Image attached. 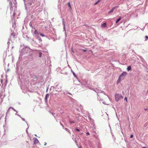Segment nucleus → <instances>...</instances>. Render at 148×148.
Segmentation results:
<instances>
[{
	"label": "nucleus",
	"instance_id": "1",
	"mask_svg": "<svg viewBox=\"0 0 148 148\" xmlns=\"http://www.w3.org/2000/svg\"><path fill=\"white\" fill-rule=\"evenodd\" d=\"M127 75V73L126 72H123V73L120 75L119 76L118 79L117 81V84H118L121 81L123 80L125 78Z\"/></svg>",
	"mask_w": 148,
	"mask_h": 148
},
{
	"label": "nucleus",
	"instance_id": "2",
	"mask_svg": "<svg viewBox=\"0 0 148 148\" xmlns=\"http://www.w3.org/2000/svg\"><path fill=\"white\" fill-rule=\"evenodd\" d=\"M114 97L115 101L117 102L118 101L120 100L123 99V96L121 94H115Z\"/></svg>",
	"mask_w": 148,
	"mask_h": 148
},
{
	"label": "nucleus",
	"instance_id": "3",
	"mask_svg": "<svg viewBox=\"0 0 148 148\" xmlns=\"http://www.w3.org/2000/svg\"><path fill=\"white\" fill-rule=\"evenodd\" d=\"M62 86L59 84H58L55 87V90L56 91L60 92L61 90Z\"/></svg>",
	"mask_w": 148,
	"mask_h": 148
},
{
	"label": "nucleus",
	"instance_id": "4",
	"mask_svg": "<svg viewBox=\"0 0 148 148\" xmlns=\"http://www.w3.org/2000/svg\"><path fill=\"white\" fill-rule=\"evenodd\" d=\"M12 33L10 35V38L9 39V40H11V39L12 38H14L15 37V36H16V33H14V31H13L12 30H11Z\"/></svg>",
	"mask_w": 148,
	"mask_h": 148
},
{
	"label": "nucleus",
	"instance_id": "5",
	"mask_svg": "<svg viewBox=\"0 0 148 148\" xmlns=\"http://www.w3.org/2000/svg\"><path fill=\"white\" fill-rule=\"evenodd\" d=\"M34 144H40V143L38 140V139L36 138H34Z\"/></svg>",
	"mask_w": 148,
	"mask_h": 148
},
{
	"label": "nucleus",
	"instance_id": "6",
	"mask_svg": "<svg viewBox=\"0 0 148 148\" xmlns=\"http://www.w3.org/2000/svg\"><path fill=\"white\" fill-rule=\"evenodd\" d=\"M118 6H115L113 8H112L111 9L109 12H108V14H110L112 12H113V11L114 10V9L117 8Z\"/></svg>",
	"mask_w": 148,
	"mask_h": 148
},
{
	"label": "nucleus",
	"instance_id": "7",
	"mask_svg": "<svg viewBox=\"0 0 148 148\" xmlns=\"http://www.w3.org/2000/svg\"><path fill=\"white\" fill-rule=\"evenodd\" d=\"M95 92H96L97 93H103L105 95H106V96H107L108 97L109 99V97L108 96V95H106L105 93L103 91H101L100 92L99 91H98V90L97 91H95Z\"/></svg>",
	"mask_w": 148,
	"mask_h": 148
},
{
	"label": "nucleus",
	"instance_id": "8",
	"mask_svg": "<svg viewBox=\"0 0 148 148\" xmlns=\"http://www.w3.org/2000/svg\"><path fill=\"white\" fill-rule=\"evenodd\" d=\"M10 6V9L11 10V11H12L13 10V8L12 7V1H10V3H9Z\"/></svg>",
	"mask_w": 148,
	"mask_h": 148
},
{
	"label": "nucleus",
	"instance_id": "9",
	"mask_svg": "<svg viewBox=\"0 0 148 148\" xmlns=\"http://www.w3.org/2000/svg\"><path fill=\"white\" fill-rule=\"evenodd\" d=\"M33 3H34L33 0H30L28 2V4L30 5H31Z\"/></svg>",
	"mask_w": 148,
	"mask_h": 148
},
{
	"label": "nucleus",
	"instance_id": "10",
	"mask_svg": "<svg viewBox=\"0 0 148 148\" xmlns=\"http://www.w3.org/2000/svg\"><path fill=\"white\" fill-rule=\"evenodd\" d=\"M49 94H47L46 95L45 97V100L46 102L47 101V100L49 98Z\"/></svg>",
	"mask_w": 148,
	"mask_h": 148
},
{
	"label": "nucleus",
	"instance_id": "11",
	"mask_svg": "<svg viewBox=\"0 0 148 148\" xmlns=\"http://www.w3.org/2000/svg\"><path fill=\"white\" fill-rule=\"evenodd\" d=\"M88 118L89 119V120L91 122H93L94 120L91 117V116H90V114H88Z\"/></svg>",
	"mask_w": 148,
	"mask_h": 148
},
{
	"label": "nucleus",
	"instance_id": "12",
	"mask_svg": "<svg viewBox=\"0 0 148 148\" xmlns=\"http://www.w3.org/2000/svg\"><path fill=\"white\" fill-rule=\"evenodd\" d=\"M24 46V48L25 49V50H27L28 51H29L30 50V49L29 47L27 46Z\"/></svg>",
	"mask_w": 148,
	"mask_h": 148
},
{
	"label": "nucleus",
	"instance_id": "13",
	"mask_svg": "<svg viewBox=\"0 0 148 148\" xmlns=\"http://www.w3.org/2000/svg\"><path fill=\"white\" fill-rule=\"evenodd\" d=\"M62 20H63V25H64V30L65 31V35H66V36L67 34H66V31H65V23H64V20L63 19H62Z\"/></svg>",
	"mask_w": 148,
	"mask_h": 148
},
{
	"label": "nucleus",
	"instance_id": "14",
	"mask_svg": "<svg viewBox=\"0 0 148 148\" xmlns=\"http://www.w3.org/2000/svg\"><path fill=\"white\" fill-rule=\"evenodd\" d=\"M106 23H104L102 24L101 25V27H106Z\"/></svg>",
	"mask_w": 148,
	"mask_h": 148
},
{
	"label": "nucleus",
	"instance_id": "15",
	"mask_svg": "<svg viewBox=\"0 0 148 148\" xmlns=\"http://www.w3.org/2000/svg\"><path fill=\"white\" fill-rule=\"evenodd\" d=\"M131 67L130 66H128L127 68V70L128 71H129L131 70Z\"/></svg>",
	"mask_w": 148,
	"mask_h": 148
},
{
	"label": "nucleus",
	"instance_id": "16",
	"mask_svg": "<svg viewBox=\"0 0 148 148\" xmlns=\"http://www.w3.org/2000/svg\"><path fill=\"white\" fill-rule=\"evenodd\" d=\"M121 17H120L119 18H118L116 21V23H117L121 19Z\"/></svg>",
	"mask_w": 148,
	"mask_h": 148
},
{
	"label": "nucleus",
	"instance_id": "17",
	"mask_svg": "<svg viewBox=\"0 0 148 148\" xmlns=\"http://www.w3.org/2000/svg\"><path fill=\"white\" fill-rule=\"evenodd\" d=\"M42 53L41 51H40L39 52V57L40 58L42 56Z\"/></svg>",
	"mask_w": 148,
	"mask_h": 148
},
{
	"label": "nucleus",
	"instance_id": "18",
	"mask_svg": "<svg viewBox=\"0 0 148 148\" xmlns=\"http://www.w3.org/2000/svg\"><path fill=\"white\" fill-rule=\"evenodd\" d=\"M101 0H98L95 3H94V5H95L96 4H97L98 3H99V2Z\"/></svg>",
	"mask_w": 148,
	"mask_h": 148
},
{
	"label": "nucleus",
	"instance_id": "19",
	"mask_svg": "<svg viewBox=\"0 0 148 148\" xmlns=\"http://www.w3.org/2000/svg\"><path fill=\"white\" fill-rule=\"evenodd\" d=\"M5 71H9L10 69L8 68H6V67H5Z\"/></svg>",
	"mask_w": 148,
	"mask_h": 148
},
{
	"label": "nucleus",
	"instance_id": "20",
	"mask_svg": "<svg viewBox=\"0 0 148 148\" xmlns=\"http://www.w3.org/2000/svg\"><path fill=\"white\" fill-rule=\"evenodd\" d=\"M69 122L70 124H72L74 123H75V122L70 120L69 121Z\"/></svg>",
	"mask_w": 148,
	"mask_h": 148
},
{
	"label": "nucleus",
	"instance_id": "21",
	"mask_svg": "<svg viewBox=\"0 0 148 148\" xmlns=\"http://www.w3.org/2000/svg\"><path fill=\"white\" fill-rule=\"evenodd\" d=\"M71 71H72V73H73V75L75 77H76V75H75V73H74V72H73V71H72V69H71Z\"/></svg>",
	"mask_w": 148,
	"mask_h": 148
},
{
	"label": "nucleus",
	"instance_id": "22",
	"mask_svg": "<svg viewBox=\"0 0 148 148\" xmlns=\"http://www.w3.org/2000/svg\"><path fill=\"white\" fill-rule=\"evenodd\" d=\"M14 0V6H15V7H16V0Z\"/></svg>",
	"mask_w": 148,
	"mask_h": 148
},
{
	"label": "nucleus",
	"instance_id": "23",
	"mask_svg": "<svg viewBox=\"0 0 148 148\" xmlns=\"http://www.w3.org/2000/svg\"><path fill=\"white\" fill-rule=\"evenodd\" d=\"M49 62L48 63H47V64L50 65L51 62L50 61V60H49V59H47V62Z\"/></svg>",
	"mask_w": 148,
	"mask_h": 148
},
{
	"label": "nucleus",
	"instance_id": "24",
	"mask_svg": "<svg viewBox=\"0 0 148 148\" xmlns=\"http://www.w3.org/2000/svg\"><path fill=\"white\" fill-rule=\"evenodd\" d=\"M16 27L15 24V23H12V27L14 28V29L15 28V27Z\"/></svg>",
	"mask_w": 148,
	"mask_h": 148
},
{
	"label": "nucleus",
	"instance_id": "25",
	"mask_svg": "<svg viewBox=\"0 0 148 148\" xmlns=\"http://www.w3.org/2000/svg\"><path fill=\"white\" fill-rule=\"evenodd\" d=\"M10 108L12 109L13 110H14V111L16 112H17V111L14 108L12 107H10Z\"/></svg>",
	"mask_w": 148,
	"mask_h": 148
},
{
	"label": "nucleus",
	"instance_id": "26",
	"mask_svg": "<svg viewBox=\"0 0 148 148\" xmlns=\"http://www.w3.org/2000/svg\"><path fill=\"white\" fill-rule=\"evenodd\" d=\"M68 5H69V7H70V9H72L71 8V6L70 5V3L69 2L68 3Z\"/></svg>",
	"mask_w": 148,
	"mask_h": 148
},
{
	"label": "nucleus",
	"instance_id": "27",
	"mask_svg": "<svg viewBox=\"0 0 148 148\" xmlns=\"http://www.w3.org/2000/svg\"><path fill=\"white\" fill-rule=\"evenodd\" d=\"M21 118L22 119V120L23 121H25L26 122V123H27V126H28V124L27 123V122L25 121V119L24 118H22V117H21Z\"/></svg>",
	"mask_w": 148,
	"mask_h": 148
},
{
	"label": "nucleus",
	"instance_id": "28",
	"mask_svg": "<svg viewBox=\"0 0 148 148\" xmlns=\"http://www.w3.org/2000/svg\"><path fill=\"white\" fill-rule=\"evenodd\" d=\"M40 35L42 36V37H45V35L42 34L40 33Z\"/></svg>",
	"mask_w": 148,
	"mask_h": 148
},
{
	"label": "nucleus",
	"instance_id": "29",
	"mask_svg": "<svg viewBox=\"0 0 148 148\" xmlns=\"http://www.w3.org/2000/svg\"><path fill=\"white\" fill-rule=\"evenodd\" d=\"M65 130L68 132H69V130L67 128H65Z\"/></svg>",
	"mask_w": 148,
	"mask_h": 148
},
{
	"label": "nucleus",
	"instance_id": "30",
	"mask_svg": "<svg viewBox=\"0 0 148 148\" xmlns=\"http://www.w3.org/2000/svg\"><path fill=\"white\" fill-rule=\"evenodd\" d=\"M145 40L146 41L147 39H148V36H145Z\"/></svg>",
	"mask_w": 148,
	"mask_h": 148
},
{
	"label": "nucleus",
	"instance_id": "31",
	"mask_svg": "<svg viewBox=\"0 0 148 148\" xmlns=\"http://www.w3.org/2000/svg\"><path fill=\"white\" fill-rule=\"evenodd\" d=\"M38 40H39V41H40V42L42 41V40L40 38V37H38Z\"/></svg>",
	"mask_w": 148,
	"mask_h": 148
},
{
	"label": "nucleus",
	"instance_id": "32",
	"mask_svg": "<svg viewBox=\"0 0 148 148\" xmlns=\"http://www.w3.org/2000/svg\"><path fill=\"white\" fill-rule=\"evenodd\" d=\"M29 25L32 27H33L32 26V24L31 23H29Z\"/></svg>",
	"mask_w": 148,
	"mask_h": 148
},
{
	"label": "nucleus",
	"instance_id": "33",
	"mask_svg": "<svg viewBox=\"0 0 148 148\" xmlns=\"http://www.w3.org/2000/svg\"><path fill=\"white\" fill-rule=\"evenodd\" d=\"M75 130L77 132H79L80 131V130L78 129H76Z\"/></svg>",
	"mask_w": 148,
	"mask_h": 148
},
{
	"label": "nucleus",
	"instance_id": "34",
	"mask_svg": "<svg viewBox=\"0 0 148 148\" xmlns=\"http://www.w3.org/2000/svg\"><path fill=\"white\" fill-rule=\"evenodd\" d=\"M124 100H125L127 101V98L125 97L124 98Z\"/></svg>",
	"mask_w": 148,
	"mask_h": 148
},
{
	"label": "nucleus",
	"instance_id": "35",
	"mask_svg": "<svg viewBox=\"0 0 148 148\" xmlns=\"http://www.w3.org/2000/svg\"><path fill=\"white\" fill-rule=\"evenodd\" d=\"M37 32V30H35V31H34V33L35 34H36Z\"/></svg>",
	"mask_w": 148,
	"mask_h": 148
},
{
	"label": "nucleus",
	"instance_id": "36",
	"mask_svg": "<svg viewBox=\"0 0 148 148\" xmlns=\"http://www.w3.org/2000/svg\"><path fill=\"white\" fill-rule=\"evenodd\" d=\"M12 61L13 62L14 60V57H13L12 56Z\"/></svg>",
	"mask_w": 148,
	"mask_h": 148
},
{
	"label": "nucleus",
	"instance_id": "37",
	"mask_svg": "<svg viewBox=\"0 0 148 148\" xmlns=\"http://www.w3.org/2000/svg\"><path fill=\"white\" fill-rule=\"evenodd\" d=\"M28 127H28L27 129L26 130V132H27V134H28V131H27V129H28Z\"/></svg>",
	"mask_w": 148,
	"mask_h": 148
},
{
	"label": "nucleus",
	"instance_id": "38",
	"mask_svg": "<svg viewBox=\"0 0 148 148\" xmlns=\"http://www.w3.org/2000/svg\"><path fill=\"white\" fill-rule=\"evenodd\" d=\"M86 134L87 135H88L90 134V133L89 132H87V133H86Z\"/></svg>",
	"mask_w": 148,
	"mask_h": 148
},
{
	"label": "nucleus",
	"instance_id": "39",
	"mask_svg": "<svg viewBox=\"0 0 148 148\" xmlns=\"http://www.w3.org/2000/svg\"><path fill=\"white\" fill-rule=\"evenodd\" d=\"M10 107L9 108L7 112H9L10 111Z\"/></svg>",
	"mask_w": 148,
	"mask_h": 148
},
{
	"label": "nucleus",
	"instance_id": "40",
	"mask_svg": "<svg viewBox=\"0 0 148 148\" xmlns=\"http://www.w3.org/2000/svg\"><path fill=\"white\" fill-rule=\"evenodd\" d=\"M133 134H131L130 136L131 138H132L133 137Z\"/></svg>",
	"mask_w": 148,
	"mask_h": 148
},
{
	"label": "nucleus",
	"instance_id": "41",
	"mask_svg": "<svg viewBox=\"0 0 148 148\" xmlns=\"http://www.w3.org/2000/svg\"><path fill=\"white\" fill-rule=\"evenodd\" d=\"M10 44V42H9V41H8V45H9Z\"/></svg>",
	"mask_w": 148,
	"mask_h": 148
},
{
	"label": "nucleus",
	"instance_id": "42",
	"mask_svg": "<svg viewBox=\"0 0 148 148\" xmlns=\"http://www.w3.org/2000/svg\"><path fill=\"white\" fill-rule=\"evenodd\" d=\"M16 14L15 12H14L13 13V16H15Z\"/></svg>",
	"mask_w": 148,
	"mask_h": 148
},
{
	"label": "nucleus",
	"instance_id": "43",
	"mask_svg": "<svg viewBox=\"0 0 148 148\" xmlns=\"http://www.w3.org/2000/svg\"><path fill=\"white\" fill-rule=\"evenodd\" d=\"M86 51V49H83V51H84V52H85Z\"/></svg>",
	"mask_w": 148,
	"mask_h": 148
},
{
	"label": "nucleus",
	"instance_id": "44",
	"mask_svg": "<svg viewBox=\"0 0 148 148\" xmlns=\"http://www.w3.org/2000/svg\"><path fill=\"white\" fill-rule=\"evenodd\" d=\"M46 144H47V143H46V142L45 143H44V145H46Z\"/></svg>",
	"mask_w": 148,
	"mask_h": 148
},
{
	"label": "nucleus",
	"instance_id": "45",
	"mask_svg": "<svg viewBox=\"0 0 148 148\" xmlns=\"http://www.w3.org/2000/svg\"><path fill=\"white\" fill-rule=\"evenodd\" d=\"M2 82H3V80H1V83L2 84Z\"/></svg>",
	"mask_w": 148,
	"mask_h": 148
},
{
	"label": "nucleus",
	"instance_id": "46",
	"mask_svg": "<svg viewBox=\"0 0 148 148\" xmlns=\"http://www.w3.org/2000/svg\"><path fill=\"white\" fill-rule=\"evenodd\" d=\"M15 114H16V115H17L18 116V115L19 114H18L17 113V112Z\"/></svg>",
	"mask_w": 148,
	"mask_h": 148
},
{
	"label": "nucleus",
	"instance_id": "47",
	"mask_svg": "<svg viewBox=\"0 0 148 148\" xmlns=\"http://www.w3.org/2000/svg\"><path fill=\"white\" fill-rule=\"evenodd\" d=\"M18 116L20 117L21 118V116L20 115H19V114L18 115Z\"/></svg>",
	"mask_w": 148,
	"mask_h": 148
},
{
	"label": "nucleus",
	"instance_id": "48",
	"mask_svg": "<svg viewBox=\"0 0 148 148\" xmlns=\"http://www.w3.org/2000/svg\"><path fill=\"white\" fill-rule=\"evenodd\" d=\"M142 148H147L145 147H142Z\"/></svg>",
	"mask_w": 148,
	"mask_h": 148
},
{
	"label": "nucleus",
	"instance_id": "49",
	"mask_svg": "<svg viewBox=\"0 0 148 148\" xmlns=\"http://www.w3.org/2000/svg\"><path fill=\"white\" fill-rule=\"evenodd\" d=\"M23 1L25 3V0H23Z\"/></svg>",
	"mask_w": 148,
	"mask_h": 148
},
{
	"label": "nucleus",
	"instance_id": "50",
	"mask_svg": "<svg viewBox=\"0 0 148 148\" xmlns=\"http://www.w3.org/2000/svg\"><path fill=\"white\" fill-rule=\"evenodd\" d=\"M103 104H105V102H103Z\"/></svg>",
	"mask_w": 148,
	"mask_h": 148
},
{
	"label": "nucleus",
	"instance_id": "51",
	"mask_svg": "<svg viewBox=\"0 0 148 148\" xmlns=\"http://www.w3.org/2000/svg\"><path fill=\"white\" fill-rule=\"evenodd\" d=\"M147 110V109H145V110Z\"/></svg>",
	"mask_w": 148,
	"mask_h": 148
},
{
	"label": "nucleus",
	"instance_id": "52",
	"mask_svg": "<svg viewBox=\"0 0 148 148\" xmlns=\"http://www.w3.org/2000/svg\"><path fill=\"white\" fill-rule=\"evenodd\" d=\"M68 67H69V68H70V66H69H69H68Z\"/></svg>",
	"mask_w": 148,
	"mask_h": 148
},
{
	"label": "nucleus",
	"instance_id": "53",
	"mask_svg": "<svg viewBox=\"0 0 148 148\" xmlns=\"http://www.w3.org/2000/svg\"><path fill=\"white\" fill-rule=\"evenodd\" d=\"M47 90H48V88L47 89Z\"/></svg>",
	"mask_w": 148,
	"mask_h": 148
},
{
	"label": "nucleus",
	"instance_id": "54",
	"mask_svg": "<svg viewBox=\"0 0 148 148\" xmlns=\"http://www.w3.org/2000/svg\"><path fill=\"white\" fill-rule=\"evenodd\" d=\"M123 93H124V92H123Z\"/></svg>",
	"mask_w": 148,
	"mask_h": 148
},
{
	"label": "nucleus",
	"instance_id": "55",
	"mask_svg": "<svg viewBox=\"0 0 148 148\" xmlns=\"http://www.w3.org/2000/svg\"><path fill=\"white\" fill-rule=\"evenodd\" d=\"M35 136H36V134H35Z\"/></svg>",
	"mask_w": 148,
	"mask_h": 148
},
{
	"label": "nucleus",
	"instance_id": "56",
	"mask_svg": "<svg viewBox=\"0 0 148 148\" xmlns=\"http://www.w3.org/2000/svg\"><path fill=\"white\" fill-rule=\"evenodd\" d=\"M66 73V74H67V73Z\"/></svg>",
	"mask_w": 148,
	"mask_h": 148
},
{
	"label": "nucleus",
	"instance_id": "57",
	"mask_svg": "<svg viewBox=\"0 0 148 148\" xmlns=\"http://www.w3.org/2000/svg\"><path fill=\"white\" fill-rule=\"evenodd\" d=\"M6 77H7V75H6Z\"/></svg>",
	"mask_w": 148,
	"mask_h": 148
},
{
	"label": "nucleus",
	"instance_id": "58",
	"mask_svg": "<svg viewBox=\"0 0 148 148\" xmlns=\"http://www.w3.org/2000/svg\"><path fill=\"white\" fill-rule=\"evenodd\" d=\"M79 148H80V147H79Z\"/></svg>",
	"mask_w": 148,
	"mask_h": 148
}]
</instances>
